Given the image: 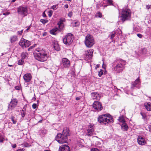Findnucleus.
<instances>
[{
	"label": "nucleus",
	"instance_id": "nucleus-1",
	"mask_svg": "<svg viewBox=\"0 0 151 151\" xmlns=\"http://www.w3.org/2000/svg\"><path fill=\"white\" fill-rule=\"evenodd\" d=\"M47 52L40 48L35 49L34 52V56L37 60L40 62H44L47 59L48 55Z\"/></svg>",
	"mask_w": 151,
	"mask_h": 151
},
{
	"label": "nucleus",
	"instance_id": "nucleus-2",
	"mask_svg": "<svg viewBox=\"0 0 151 151\" xmlns=\"http://www.w3.org/2000/svg\"><path fill=\"white\" fill-rule=\"evenodd\" d=\"M69 135V129L67 127H65L63 129L62 134L58 133L55 137V139L60 144L67 143L68 140V136Z\"/></svg>",
	"mask_w": 151,
	"mask_h": 151
},
{
	"label": "nucleus",
	"instance_id": "nucleus-3",
	"mask_svg": "<svg viewBox=\"0 0 151 151\" xmlns=\"http://www.w3.org/2000/svg\"><path fill=\"white\" fill-rule=\"evenodd\" d=\"M98 121L100 123L106 125L110 123L113 122L114 120L109 114H107L99 116L98 118Z\"/></svg>",
	"mask_w": 151,
	"mask_h": 151
},
{
	"label": "nucleus",
	"instance_id": "nucleus-4",
	"mask_svg": "<svg viewBox=\"0 0 151 151\" xmlns=\"http://www.w3.org/2000/svg\"><path fill=\"white\" fill-rule=\"evenodd\" d=\"M114 63H117L116 65L113 68L114 70L117 73H120L123 70L125 65L124 60L121 59H117L114 61Z\"/></svg>",
	"mask_w": 151,
	"mask_h": 151
},
{
	"label": "nucleus",
	"instance_id": "nucleus-5",
	"mask_svg": "<svg viewBox=\"0 0 151 151\" xmlns=\"http://www.w3.org/2000/svg\"><path fill=\"white\" fill-rule=\"evenodd\" d=\"M131 16V12L129 9H125L122 10L121 19L123 22L129 19Z\"/></svg>",
	"mask_w": 151,
	"mask_h": 151
},
{
	"label": "nucleus",
	"instance_id": "nucleus-6",
	"mask_svg": "<svg viewBox=\"0 0 151 151\" xmlns=\"http://www.w3.org/2000/svg\"><path fill=\"white\" fill-rule=\"evenodd\" d=\"M85 44L86 46L89 48L93 46L94 44V41L92 36L88 34L86 37Z\"/></svg>",
	"mask_w": 151,
	"mask_h": 151
},
{
	"label": "nucleus",
	"instance_id": "nucleus-7",
	"mask_svg": "<svg viewBox=\"0 0 151 151\" xmlns=\"http://www.w3.org/2000/svg\"><path fill=\"white\" fill-rule=\"evenodd\" d=\"M73 36L71 33H69L65 36L63 38V43L67 45L71 44L73 41Z\"/></svg>",
	"mask_w": 151,
	"mask_h": 151
},
{
	"label": "nucleus",
	"instance_id": "nucleus-8",
	"mask_svg": "<svg viewBox=\"0 0 151 151\" xmlns=\"http://www.w3.org/2000/svg\"><path fill=\"white\" fill-rule=\"evenodd\" d=\"M17 13L23 17L27 16L28 14L27 8L26 6H20L17 8Z\"/></svg>",
	"mask_w": 151,
	"mask_h": 151
},
{
	"label": "nucleus",
	"instance_id": "nucleus-9",
	"mask_svg": "<svg viewBox=\"0 0 151 151\" xmlns=\"http://www.w3.org/2000/svg\"><path fill=\"white\" fill-rule=\"evenodd\" d=\"M31 44L30 41L22 38L19 42V44L24 48L28 47Z\"/></svg>",
	"mask_w": 151,
	"mask_h": 151
},
{
	"label": "nucleus",
	"instance_id": "nucleus-10",
	"mask_svg": "<svg viewBox=\"0 0 151 151\" xmlns=\"http://www.w3.org/2000/svg\"><path fill=\"white\" fill-rule=\"evenodd\" d=\"M70 65V61L66 58H63L62 61L61 66L63 68H68Z\"/></svg>",
	"mask_w": 151,
	"mask_h": 151
},
{
	"label": "nucleus",
	"instance_id": "nucleus-11",
	"mask_svg": "<svg viewBox=\"0 0 151 151\" xmlns=\"http://www.w3.org/2000/svg\"><path fill=\"white\" fill-rule=\"evenodd\" d=\"M93 107L96 111H99L102 109V106L100 103L96 101L94 102L93 104Z\"/></svg>",
	"mask_w": 151,
	"mask_h": 151
},
{
	"label": "nucleus",
	"instance_id": "nucleus-12",
	"mask_svg": "<svg viewBox=\"0 0 151 151\" xmlns=\"http://www.w3.org/2000/svg\"><path fill=\"white\" fill-rule=\"evenodd\" d=\"M140 83V80L139 79V77H138L132 83L131 88L133 89V88L134 87H136L138 88H139Z\"/></svg>",
	"mask_w": 151,
	"mask_h": 151
},
{
	"label": "nucleus",
	"instance_id": "nucleus-13",
	"mask_svg": "<svg viewBox=\"0 0 151 151\" xmlns=\"http://www.w3.org/2000/svg\"><path fill=\"white\" fill-rule=\"evenodd\" d=\"M17 101L16 99H13L12 100L8 106L9 110L13 109L17 104Z\"/></svg>",
	"mask_w": 151,
	"mask_h": 151
},
{
	"label": "nucleus",
	"instance_id": "nucleus-14",
	"mask_svg": "<svg viewBox=\"0 0 151 151\" xmlns=\"http://www.w3.org/2000/svg\"><path fill=\"white\" fill-rule=\"evenodd\" d=\"M93 51V50L92 49H91L86 51L85 55L86 57L88 59H89L92 58Z\"/></svg>",
	"mask_w": 151,
	"mask_h": 151
},
{
	"label": "nucleus",
	"instance_id": "nucleus-15",
	"mask_svg": "<svg viewBox=\"0 0 151 151\" xmlns=\"http://www.w3.org/2000/svg\"><path fill=\"white\" fill-rule=\"evenodd\" d=\"M59 151H70V149L68 145H63L60 147Z\"/></svg>",
	"mask_w": 151,
	"mask_h": 151
},
{
	"label": "nucleus",
	"instance_id": "nucleus-16",
	"mask_svg": "<svg viewBox=\"0 0 151 151\" xmlns=\"http://www.w3.org/2000/svg\"><path fill=\"white\" fill-rule=\"evenodd\" d=\"M23 78L26 82H29L31 79L32 76L30 74L27 73L24 75Z\"/></svg>",
	"mask_w": 151,
	"mask_h": 151
},
{
	"label": "nucleus",
	"instance_id": "nucleus-17",
	"mask_svg": "<svg viewBox=\"0 0 151 151\" xmlns=\"http://www.w3.org/2000/svg\"><path fill=\"white\" fill-rule=\"evenodd\" d=\"M91 97L93 99L99 100L100 98V95L97 92H94L91 93Z\"/></svg>",
	"mask_w": 151,
	"mask_h": 151
},
{
	"label": "nucleus",
	"instance_id": "nucleus-18",
	"mask_svg": "<svg viewBox=\"0 0 151 151\" xmlns=\"http://www.w3.org/2000/svg\"><path fill=\"white\" fill-rule=\"evenodd\" d=\"M138 143L141 145H143L145 144V142L144 139L141 137H139L137 138Z\"/></svg>",
	"mask_w": 151,
	"mask_h": 151
},
{
	"label": "nucleus",
	"instance_id": "nucleus-19",
	"mask_svg": "<svg viewBox=\"0 0 151 151\" xmlns=\"http://www.w3.org/2000/svg\"><path fill=\"white\" fill-rule=\"evenodd\" d=\"M144 106L148 111H151V103L150 102L145 103Z\"/></svg>",
	"mask_w": 151,
	"mask_h": 151
},
{
	"label": "nucleus",
	"instance_id": "nucleus-20",
	"mask_svg": "<svg viewBox=\"0 0 151 151\" xmlns=\"http://www.w3.org/2000/svg\"><path fill=\"white\" fill-rule=\"evenodd\" d=\"M94 130V129H88L87 130V132L86 133V135L88 136H92Z\"/></svg>",
	"mask_w": 151,
	"mask_h": 151
},
{
	"label": "nucleus",
	"instance_id": "nucleus-21",
	"mask_svg": "<svg viewBox=\"0 0 151 151\" xmlns=\"http://www.w3.org/2000/svg\"><path fill=\"white\" fill-rule=\"evenodd\" d=\"M17 40L18 38L16 35H13L11 36L10 38V41L11 43L17 41Z\"/></svg>",
	"mask_w": 151,
	"mask_h": 151
},
{
	"label": "nucleus",
	"instance_id": "nucleus-22",
	"mask_svg": "<svg viewBox=\"0 0 151 151\" xmlns=\"http://www.w3.org/2000/svg\"><path fill=\"white\" fill-rule=\"evenodd\" d=\"M145 33L148 36H151V27H147L145 32Z\"/></svg>",
	"mask_w": 151,
	"mask_h": 151
},
{
	"label": "nucleus",
	"instance_id": "nucleus-23",
	"mask_svg": "<svg viewBox=\"0 0 151 151\" xmlns=\"http://www.w3.org/2000/svg\"><path fill=\"white\" fill-rule=\"evenodd\" d=\"M122 129L124 131H127L128 128V126L125 123H123L121 125Z\"/></svg>",
	"mask_w": 151,
	"mask_h": 151
},
{
	"label": "nucleus",
	"instance_id": "nucleus-24",
	"mask_svg": "<svg viewBox=\"0 0 151 151\" xmlns=\"http://www.w3.org/2000/svg\"><path fill=\"white\" fill-rule=\"evenodd\" d=\"M58 29V28L57 27L54 28L50 31V34L53 35H56Z\"/></svg>",
	"mask_w": 151,
	"mask_h": 151
},
{
	"label": "nucleus",
	"instance_id": "nucleus-25",
	"mask_svg": "<svg viewBox=\"0 0 151 151\" xmlns=\"http://www.w3.org/2000/svg\"><path fill=\"white\" fill-rule=\"evenodd\" d=\"M26 107L24 106L23 108V109L21 111V115L23 118L24 117L25 115V111L26 110Z\"/></svg>",
	"mask_w": 151,
	"mask_h": 151
},
{
	"label": "nucleus",
	"instance_id": "nucleus-26",
	"mask_svg": "<svg viewBox=\"0 0 151 151\" xmlns=\"http://www.w3.org/2000/svg\"><path fill=\"white\" fill-rule=\"evenodd\" d=\"M63 21L60 19V21L58 22V25L59 28L60 30L63 29V27H61V26H62V25L63 26Z\"/></svg>",
	"mask_w": 151,
	"mask_h": 151
},
{
	"label": "nucleus",
	"instance_id": "nucleus-27",
	"mask_svg": "<svg viewBox=\"0 0 151 151\" xmlns=\"http://www.w3.org/2000/svg\"><path fill=\"white\" fill-rule=\"evenodd\" d=\"M28 54L27 52H23L21 54V57L22 59L26 58Z\"/></svg>",
	"mask_w": 151,
	"mask_h": 151
},
{
	"label": "nucleus",
	"instance_id": "nucleus-28",
	"mask_svg": "<svg viewBox=\"0 0 151 151\" xmlns=\"http://www.w3.org/2000/svg\"><path fill=\"white\" fill-rule=\"evenodd\" d=\"M10 119H11L14 124H15L16 123L17 121L14 116H12Z\"/></svg>",
	"mask_w": 151,
	"mask_h": 151
},
{
	"label": "nucleus",
	"instance_id": "nucleus-29",
	"mask_svg": "<svg viewBox=\"0 0 151 151\" xmlns=\"http://www.w3.org/2000/svg\"><path fill=\"white\" fill-rule=\"evenodd\" d=\"M40 132L41 135H45L47 131L45 129H41L40 130Z\"/></svg>",
	"mask_w": 151,
	"mask_h": 151
},
{
	"label": "nucleus",
	"instance_id": "nucleus-30",
	"mask_svg": "<svg viewBox=\"0 0 151 151\" xmlns=\"http://www.w3.org/2000/svg\"><path fill=\"white\" fill-rule=\"evenodd\" d=\"M54 48L55 50L57 51H58L60 50V47L58 44H55L54 46Z\"/></svg>",
	"mask_w": 151,
	"mask_h": 151
},
{
	"label": "nucleus",
	"instance_id": "nucleus-31",
	"mask_svg": "<svg viewBox=\"0 0 151 151\" xmlns=\"http://www.w3.org/2000/svg\"><path fill=\"white\" fill-rule=\"evenodd\" d=\"M40 22L44 24H45L46 23H47L48 22V20L44 19H41L40 20Z\"/></svg>",
	"mask_w": 151,
	"mask_h": 151
},
{
	"label": "nucleus",
	"instance_id": "nucleus-32",
	"mask_svg": "<svg viewBox=\"0 0 151 151\" xmlns=\"http://www.w3.org/2000/svg\"><path fill=\"white\" fill-rule=\"evenodd\" d=\"M147 52V50L145 48L141 49V52L143 54H146Z\"/></svg>",
	"mask_w": 151,
	"mask_h": 151
},
{
	"label": "nucleus",
	"instance_id": "nucleus-33",
	"mask_svg": "<svg viewBox=\"0 0 151 151\" xmlns=\"http://www.w3.org/2000/svg\"><path fill=\"white\" fill-rule=\"evenodd\" d=\"M116 34V32H113L111 33L110 35V38L112 39L115 36Z\"/></svg>",
	"mask_w": 151,
	"mask_h": 151
},
{
	"label": "nucleus",
	"instance_id": "nucleus-34",
	"mask_svg": "<svg viewBox=\"0 0 151 151\" xmlns=\"http://www.w3.org/2000/svg\"><path fill=\"white\" fill-rule=\"evenodd\" d=\"M24 60L22 59H21L19 60L18 64L19 65H22L24 63Z\"/></svg>",
	"mask_w": 151,
	"mask_h": 151
},
{
	"label": "nucleus",
	"instance_id": "nucleus-35",
	"mask_svg": "<svg viewBox=\"0 0 151 151\" xmlns=\"http://www.w3.org/2000/svg\"><path fill=\"white\" fill-rule=\"evenodd\" d=\"M4 140L3 137L0 134V143H2Z\"/></svg>",
	"mask_w": 151,
	"mask_h": 151
},
{
	"label": "nucleus",
	"instance_id": "nucleus-36",
	"mask_svg": "<svg viewBox=\"0 0 151 151\" xmlns=\"http://www.w3.org/2000/svg\"><path fill=\"white\" fill-rule=\"evenodd\" d=\"M103 70H100L99 71V72L98 75L99 77H101L103 74Z\"/></svg>",
	"mask_w": 151,
	"mask_h": 151
},
{
	"label": "nucleus",
	"instance_id": "nucleus-37",
	"mask_svg": "<svg viewBox=\"0 0 151 151\" xmlns=\"http://www.w3.org/2000/svg\"><path fill=\"white\" fill-rule=\"evenodd\" d=\"M107 3L109 4V5H113V1L112 0H107L106 1Z\"/></svg>",
	"mask_w": 151,
	"mask_h": 151
},
{
	"label": "nucleus",
	"instance_id": "nucleus-38",
	"mask_svg": "<svg viewBox=\"0 0 151 151\" xmlns=\"http://www.w3.org/2000/svg\"><path fill=\"white\" fill-rule=\"evenodd\" d=\"M52 13L53 11L52 10H50V11H49L48 12V16L49 17H51L52 14Z\"/></svg>",
	"mask_w": 151,
	"mask_h": 151
},
{
	"label": "nucleus",
	"instance_id": "nucleus-39",
	"mask_svg": "<svg viewBox=\"0 0 151 151\" xmlns=\"http://www.w3.org/2000/svg\"><path fill=\"white\" fill-rule=\"evenodd\" d=\"M58 5H53L52 6L51 9H52L53 10H55L57 8Z\"/></svg>",
	"mask_w": 151,
	"mask_h": 151
},
{
	"label": "nucleus",
	"instance_id": "nucleus-40",
	"mask_svg": "<svg viewBox=\"0 0 151 151\" xmlns=\"http://www.w3.org/2000/svg\"><path fill=\"white\" fill-rule=\"evenodd\" d=\"M96 16L99 17H102V14L99 12H98L96 13Z\"/></svg>",
	"mask_w": 151,
	"mask_h": 151
},
{
	"label": "nucleus",
	"instance_id": "nucleus-41",
	"mask_svg": "<svg viewBox=\"0 0 151 151\" xmlns=\"http://www.w3.org/2000/svg\"><path fill=\"white\" fill-rule=\"evenodd\" d=\"M73 22L75 24L74 26L75 27L79 25V22H78V21L74 22Z\"/></svg>",
	"mask_w": 151,
	"mask_h": 151
},
{
	"label": "nucleus",
	"instance_id": "nucleus-42",
	"mask_svg": "<svg viewBox=\"0 0 151 151\" xmlns=\"http://www.w3.org/2000/svg\"><path fill=\"white\" fill-rule=\"evenodd\" d=\"M133 29L134 31H135L137 32H138L139 31V30L138 28V27H134L133 28Z\"/></svg>",
	"mask_w": 151,
	"mask_h": 151
},
{
	"label": "nucleus",
	"instance_id": "nucleus-43",
	"mask_svg": "<svg viewBox=\"0 0 151 151\" xmlns=\"http://www.w3.org/2000/svg\"><path fill=\"white\" fill-rule=\"evenodd\" d=\"M32 107L33 109H35L37 107V105L36 104H33L32 105Z\"/></svg>",
	"mask_w": 151,
	"mask_h": 151
},
{
	"label": "nucleus",
	"instance_id": "nucleus-44",
	"mask_svg": "<svg viewBox=\"0 0 151 151\" xmlns=\"http://www.w3.org/2000/svg\"><path fill=\"white\" fill-rule=\"evenodd\" d=\"M146 7L147 9H151V5H147L146 6Z\"/></svg>",
	"mask_w": 151,
	"mask_h": 151
},
{
	"label": "nucleus",
	"instance_id": "nucleus-45",
	"mask_svg": "<svg viewBox=\"0 0 151 151\" xmlns=\"http://www.w3.org/2000/svg\"><path fill=\"white\" fill-rule=\"evenodd\" d=\"M93 124H90L88 126V129H93Z\"/></svg>",
	"mask_w": 151,
	"mask_h": 151
},
{
	"label": "nucleus",
	"instance_id": "nucleus-46",
	"mask_svg": "<svg viewBox=\"0 0 151 151\" xmlns=\"http://www.w3.org/2000/svg\"><path fill=\"white\" fill-rule=\"evenodd\" d=\"M91 151H99V150L96 148H93L91 149Z\"/></svg>",
	"mask_w": 151,
	"mask_h": 151
},
{
	"label": "nucleus",
	"instance_id": "nucleus-47",
	"mask_svg": "<svg viewBox=\"0 0 151 151\" xmlns=\"http://www.w3.org/2000/svg\"><path fill=\"white\" fill-rule=\"evenodd\" d=\"M23 32V30H22L21 31H19L17 32V34L19 35H21Z\"/></svg>",
	"mask_w": 151,
	"mask_h": 151
},
{
	"label": "nucleus",
	"instance_id": "nucleus-48",
	"mask_svg": "<svg viewBox=\"0 0 151 151\" xmlns=\"http://www.w3.org/2000/svg\"><path fill=\"white\" fill-rule=\"evenodd\" d=\"M137 36L140 38H142V35L140 34H137Z\"/></svg>",
	"mask_w": 151,
	"mask_h": 151
},
{
	"label": "nucleus",
	"instance_id": "nucleus-49",
	"mask_svg": "<svg viewBox=\"0 0 151 151\" xmlns=\"http://www.w3.org/2000/svg\"><path fill=\"white\" fill-rule=\"evenodd\" d=\"M72 15V13L71 12H69L68 14V16L70 17H71Z\"/></svg>",
	"mask_w": 151,
	"mask_h": 151
},
{
	"label": "nucleus",
	"instance_id": "nucleus-50",
	"mask_svg": "<svg viewBox=\"0 0 151 151\" xmlns=\"http://www.w3.org/2000/svg\"><path fill=\"white\" fill-rule=\"evenodd\" d=\"M15 88L17 90H19L20 89V88L19 86H16L15 87Z\"/></svg>",
	"mask_w": 151,
	"mask_h": 151
},
{
	"label": "nucleus",
	"instance_id": "nucleus-51",
	"mask_svg": "<svg viewBox=\"0 0 151 151\" xmlns=\"http://www.w3.org/2000/svg\"><path fill=\"white\" fill-rule=\"evenodd\" d=\"M10 14V13L9 12H7L6 13H4L3 14L5 15H7Z\"/></svg>",
	"mask_w": 151,
	"mask_h": 151
},
{
	"label": "nucleus",
	"instance_id": "nucleus-52",
	"mask_svg": "<svg viewBox=\"0 0 151 151\" xmlns=\"http://www.w3.org/2000/svg\"><path fill=\"white\" fill-rule=\"evenodd\" d=\"M16 145L15 144H13L12 145V147L13 148H15L16 147Z\"/></svg>",
	"mask_w": 151,
	"mask_h": 151
},
{
	"label": "nucleus",
	"instance_id": "nucleus-53",
	"mask_svg": "<svg viewBox=\"0 0 151 151\" xmlns=\"http://www.w3.org/2000/svg\"><path fill=\"white\" fill-rule=\"evenodd\" d=\"M81 96H79V97H77L76 98V100H80L81 99Z\"/></svg>",
	"mask_w": 151,
	"mask_h": 151
},
{
	"label": "nucleus",
	"instance_id": "nucleus-54",
	"mask_svg": "<svg viewBox=\"0 0 151 151\" xmlns=\"http://www.w3.org/2000/svg\"><path fill=\"white\" fill-rule=\"evenodd\" d=\"M29 145L28 143H25L24 144V146L25 147H29Z\"/></svg>",
	"mask_w": 151,
	"mask_h": 151
},
{
	"label": "nucleus",
	"instance_id": "nucleus-55",
	"mask_svg": "<svg viewBox=\"0 0 151 151\" xmlns=\"http://www.w3.org/2000/svg\"><path fill=\"white\" fill-rule=\"evenodd\" d=\"M16 151H24V149H19Z\"/></svg>",
	"mask_w": 151,
	"mask_h": 151
},
{
	"label": "nucleus",
	"instance_id": "nucleus-56",
	"mask_svg": "<svg viewBox=\"0 0 151 151\" xmlns=\"http://www.w3.org/2000/svg\"><path fill=\"white\" fill-rule=\"evenodd\" d=\"M149 131L151 132V125L149 126Z\"/></svg>",
	"mask_w": 151,
	"mask_h": 151
},
{
	"label": "nucleus",
	"instance_id": "nucleus-57",
	"mask_svg": "<svg viewBox=\"0 0 151 151\" xmlns=\"http://www.w3.org/2000/svg\"><path fill=\"white\" fill-rule=\"evenodd\" d=\"M42 15H43V17H46V16L45 13V12H43V13L42 14Z\"/></svg>",
	"mask_w": 151,
	"mask_h": 151
},
{
	"label": "nucleus",
	"instance_id": "nucleus-58",
	"mask_svg": "<svg viewBox=\"0 0 151 151\" xmlns=\"http://www.w3.org/2000/svg\"><path fill=\"white\" fill-rule=\"evenodd\" d=\"M31 27V26H29V27L26 30V31H28V30H29V29L30 28V27Z\"/></svg>",
	"mask_w": 151,
	"mask_h": 151
},
{
	"label": "nucleus",
	"instance_id": "nucleus-59",
	"mask_svg": "<svg viewBox=\"0 0 151 151\" xmlns=\"http://www.w3.org/2000/svg\"><path fill=\"white\" fill-rule=\"evenodd\" d=\"M99 65L98 64L97 65H96V69H97V68H99Z\"/></svg>",
	"mask_w": 151,
	"mask_h": 151
},
{
	"label": "nucleus",
	"instance_id": "nucleus-60",
	"mask_svg": "<svg viewBox=\"0 0 151 151\" xmlns=\"http://www.w3.org/2000/svg\"><path fill=\"white\" fill-rule=\"evenodd\" d=\"M64 7L66 8H68V4H65V6H64Z\"/></svg>",
	"mask_w": 151,
	"mask_h": 151
},
{
	"label": "nucleus",
	"instance_id": "nucleus-61",
	"mask_svg": "<svg viewBox=\"0 0 151 151\" xmlns=\"http://www.w3.org/2000/svg\"><path fill=\"white\" fill-rule=\"evenodd\" d=\"M35 47V46H32L31 47H30L29 48H30L31 50Z\"/></svg>",
	"mask_w": 151,
	"mask_h": 151
},
{
	"label": "nucleus",
	"instance_id": "nucleus-62",
	"mask_svg": "<svg viewBox=\"0 0 151 151\" xmlns=\"http://www.w3.org/2000/svg\"><path fill=\"white\" fill-rule=\"evenodd\" d=\"M8 66H9V67H12V66H13V65H9V64H8Z\"/></svg>",
	"mask_w": 151,
	"mask_h": 151
},
{
	"label": "nucleus",
	"instance_id": "nucleus-63",
	"mask_svg": "<svg viewBox=\"0 0 151 151\" xmlns=\"http://www.w3.org/2000/svg\"><path fill=\"white\" fill-rule=\"evenodd\" d=\"M16 0H12V2H14L16 1Z\"/></svg>",
	"mask_w": 151,
	"mask_h": 151
},
{
	"label": "nucleus",
	"instance_id": "nucleus-64",
	"mask_svg": "<svg viewBox=\"0 0 151 151\" xmlns=\"http://www.w3.org/2000/svg\"><path fill=\"white\" fill-rule=\"evenodd\" d=\"M28 51H30V50H31L30 49V48H29L28 49Z\"/></svg>",
	"mask_w": 151,
	"mask_h": 151
}]
</instances>
